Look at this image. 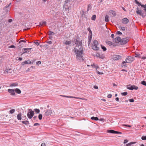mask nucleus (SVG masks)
<instances>
[{"label": "nucleus", "instance_id": "nucleus-1", "mask_svg": "<svg viewBox=\"0 0 146 146\" xmlns=\"http://www.w3.org/2000/svg\"><path fill=\"white\" fill-rule=\"evenodd\" d=\"M75 52H76V58L77 60H80L81 61H83V49H78L75 48Z\"/></svg>", "mask_w": 146, "mask_h": 146}, {"label": "nucleus", "instance_id": "nucleus-2", "mask_svg": "<svg viewBox=\"0 0 146 146\" xmlns=\"http://www.w3.org/2000/svg\"><path fill=\"white\" fill-rule=\"evenodd\" d=\"M73 43L76 44V47H78V49H83L82 47V40H78L77 39H74L73 41Z\"/></svg>", "mask_w": 146, "mask_h": 146}, {"label": "nucleus", "instance_id": "nucleus-3", "mask_svg": "<svg viewBox=\"0 0 146 146\" xmlns=\"http://www.w3.org/2000/svg\"><path fill=\"white\" fill-rule=\"evenodd\" d=\"M29 111L28 112L27 115L29 119L32 118L34 115V111L31 109H29Z\"/></svg>", "mask_w": 146, "mask_h": 146}, {"label": "nucleus", "instance_id": "nucleus-4", "mask_svg": "<svg viewBox=\"0 0 146 146\" xmlns=\"http://www.w3.org/2000/svg\"><path fill=\"white\" fill-rule=\"evenodd\" d=\"M134 60L133 57L131 56H128L125 59V61L126 63H130L132 62Z\"/></svg>", "mask_w": 146, "mask_h": 146}, {"label": "nucleus", "instance_id": "nucleus-5", "mask_svg": "<svg viewBox=\"0 0 146 146\" xmlns=\"http://www.w3.org/2000/svg\"><path fill=\"white\" fill-rule=\"evenodd\" d=\"M129 41V40L127 38H122L120 41V43L121 44H125L127 43Z\"/></svg>", "mask_w": 146, "mask_h": 146}, {"label": "nucleus", "instance_id": "nucleus-6", "mask_svg": "<svg viewBox=\"0 0 146 146\" xmlns=\"http://www.w3.org/2000/svg\"><path fill=\"white\" fill-rule=\"evenodd\" d=\"M121 56L119 55H113V59L114 60H117L121 59Z\"/></svg>", "mask_w": 146, "mask_h": 146}, {"label": "nucleus", "instance_id": "nucleus-7", "mask_svg": "<svg viewBox=\"0 0 146 146\" xmlns=\"http://www.w3.org/2000/svg\"><path fill=\"white\" fill-rule=\"evenodd\" d=\"M137 11H136V13L140 16H142L143 17H144L143 13H142V11L139 10V8L137 7Z\"/></svg>", "mask_w": 146, "mask_h": 146}, {"label": "nucleus", "instance_id": "nucleus-8", "mask_svg": "<svg viewBox=\"0 0 146 146\" xmlns=\"http://www.w3.org/2000/svg\"><path fill=\"white\" fill-rule=\"evenodd\" d=\"M32 48H23V50H24V52L21 54V55H22L23 54L25 53L29 52L31 51Z\"/></svg>", "mask_w": 146, "mask_h": 146}, {"label": "nucleus", "instance_id": "nucleus-9", "mask_svg": "<svg viewBox=\"0 0 146 146\" xmlns=\"http://www.w3.org/2000/svg\"><path fill=\"white\" fill-rule=\"evenodd\" d=\"M14 89H9L8 90V92L11 95L15 96V93Z\"/></svg>", "mask_w": 146, "mask_h": 146}, {"label": "nucleus", "instance_id": "nucleus-10", "mask_svg": "<svg viewBox=\"0 0 146 146\" xmlns=\"http://www.w3.org/2000/svg\"><path fill=\"white\" fill-rule=\"evenodd\" d=\"M12 72V70L10 68L6 69V70H4L3 73L4 74H11Z\"/></svg>", "mask_w": 146, "mask_h": 146}, {"label": "nucleus", "instance_id": "nucleus-11", "mask_svg": "<svg viewBox=\"0 0 146 146\" xmlns=\"http://www.w3.org/2000/svg\"><path fill=\"white\" fill-rule=\"evenodd\" d=\"M138 87L134 85L130 86V88H127V89L131 90H133V89H135V90H137L138 89Z\"/></svg>", "mask_w": 146, "mask_h": 146}, {"label": "nucleus", "instance_id": "nucleus-12", "mask_svg": "<svg viewBox=\"0 0 146 146\" xmlns=\"http://www.w3.org/2000/svg\"><path fill=\"white\" fill-rule=\"evenodd\" d=\"M33 62H31L29 60H27L25 61L24 62H23L22 63V65H24L25 64H33Z\"/></svg>", "mask_w": 146, "mask_h": 146}, {"label": "nucleus", "instance_id": "nucleus-13", "mask_svg": "<svg viewBox=\"0 0 146 146\" xmlns=\"http://www.w3.org/2000/svg\"><path fill=\"white\" fill-rule=\"evenodd\" d=\"M129 20L126 18H124L122 20V22L124 24H126L129 22Z\"/></svg>", "mask_w": 146, "mask_h": 146}, {"label": "nucleus", "instance_id": "nucleus-14", "mask_svg": "<svg viewBox=\"0 0 146 146\" xmlns=\"http://www.w3.org/2000/svg\"><path fill=\"white\" fill-rule=\"evenodd\" d=\"M135 57H138V58H141L143 59H146V56L145 57H141L140 56H139L140 55V54L138 53H135Z\"/></svg>", "mask_w": 146, "mask_h": 146}, {"label": "nucleus", "instance_id": "nucleus-15", "mask_svg": "<svg viewBox=\"0 0 146 146\" xmlns=\"http://www.w3.org/2000/svg\"><path fill=\"white\" fill-rule=\"evenodd\" d=\"M115 42L117 43H118L121 41V38L120 37L118 36L115 38L114 39Z\"/></svg>", "mask_w": 146, "mask_h": 146}, {"label": "nucleus", "instance_id": "nucleus-16", "mask_svg": "<svg viewBox=\"0 0 146 146\" xmlns=\"http://www.w3.org/2000/svg\"><path fill=\"white\" fill-rule=\"evenodd\" d=\"M52 110H50L46 111H45V115L46 116L49 115L50 113H52Z\"/></svg>", "mask_w": 146, "mask_h": 146}, {"label": "nucleus", "instance_id": "nucleus-17", "mask_svg": "<svg viewBox=\"0 0 146 146\" xmlns=\"http://www.w3.org/2000/svg\"><path fill=\"white\" fill-rule=\"evenodd\" d=\"M97 46L98 45H92V48L94 50H98L99 49V47Z\"/></svg>", "mask_w": 146, "mask_h": 146}, {"label": "nucleus", "instance_id": "nucleus-18", "mask_svg": "<svg viewBox=\"0 0 146 146\" xmlns=\"http://www.w3.org/2000/svg\"><path fill=\"white\" fill-rule=\"evenodd\" d=\"M46 22L45 21H42L39 23V26L40 27L42 26L43 25H46Z\"/></svg>", "mask_w": 146, "mask_h": 146}, {"label": "nucleus", "instance_id": "nucleus-19", "mask_svg": "<svg viewBox=\"0 0 146 146\" xmlns=\"http://www.w3.org/2000/svg\"><path fill=\"white\" fill-rule=\"evenodd\" d=\"M14 90L18 94H20L21 93V91L19 89L16 88L14 89Z\"/></svg>", "mask_w": 146, "mask_h": 146}, {"label": "nucleus", "instance_id": "nucleus-20", "mask_svg": "<svg viewBox=\"0 0 146 146\" xmlns=\"http://www.w3.org/2000/svg\"><path fill=\"white\" fill-rule=\"evenodd\" d=\"M106 44H107L108 45L110 46H113V43L111 41H106Z\"/></svg>", "mask_w": 146, "mask_h": 146}, {"label": "nucleus", "instance_id": "nucleus-21", "mask_svg": "<svg viewBox=\"0 0 146 146\" xmlns=\"http://www.w3.org/2000/svg\"><path fill=\"white\" fill-rule=\"evenodd\" d=\"M21 113H19L17 115V119L18 120H21Z\"/></svg>", "mask_w": 146, "mask_h": 146}, {"label": "nucleus", "instance_id": "nucleus-22", "mask_svg": "<svg viewBox=\"0 0 146 146\" xmlns=\"http://www.w3.org/2000/svg\"><path fill=\"white\" fill-rule=\"evenodd\" d=\"M110 12L111 13L113 16H115L116 15V14L115 12L112 10H110Z\"/></svg>", "mask_w": 146, "mask_h": 146}, {"label": "nucleus", "instance_id": "nucleus-23", "mask_svg": "<svg viewBox=\"0 0 146 146\" xmlns=\"http://www.w3.org/2000/svg\"><path fill=\"white\" fill-rule=\"evenodd\" d=\"M109 16L108 15H106V16L105 18V21L106 22H108L109 21Z\"/></svg>", "mask_w": 146, "mask_h": 146}, {"label": "nucleus", "instance_id": "nucleus-24", "mask_svg": "<svg viewBox=\"0 0 146 146\" xmlns=\"http://www.w3.org/2000/svg\"><path fill=\"white\" fill-rule=\"evenodd\" d=\"M18 85V84L17 83H12L10 85V87L16 86H17Z\"/></svg>", "mask_w": 146, "mask_h": 146}, {"label": "nucleus", "instance_id": "nucleus-25", "mask_svg": "<svg viewBox=\"0 0 146 146\" xmlns=\"http://www.w3.org/2000/svg\"><path fill=\"white\" fill-rule=\"evenodd\" d=\"M91 119L92 120H94L96 121H97L99 120V119L98 117H91Z\"/></svg>", "mask_w": 146, "mask_h": 146}, {"label": "nucleus", "instance_id": "nucleus-26", "mask_svg": "<svg viewBox=\"0 0 146 146\" xmlns=\"http://www.w3.org/2000/svg\"><path fill=\"white\" fill-rule=\"evenodd\" d=\"M135 143V142H132L129 143L128 144H127L126 145V146H131L132 144H133Z\"/></svg>", "mask_w": 146, "mask_h": 146}, {"label": "nucleus", "instance_id": "nucleus-27", "mask_svg": "<svg viewBox=\"0 0 146 146\" xmlns=\"http://www.w3.org/2000/svg\"><path fill=\"white\" fill-rule=\"evenodd\" d=\"M22 122L23 124H25L26 125H28L29 123V121H22Z\"/></svg>", "mask_w": 146, "mask_h": 146}, {"label": "nucleus", "instance_id": "nucleus-28", "mask_svg": "<svg viewBox=\"0 0 146 146\" xmlns=\"http://www.w3.org/2000/svg\"><path fill=\"white\" fill-rule=\"evenodd\" d=\"M98 41L96 40H95L94 41V43L92 45H98Z\"/></svg>", "mask_w": 146, "mask_h": 146}, {"label": "nucleus", "instance_id": "nucleus-29", "mask_svg": "<svg viewBox=\"0 0 146 146\" xmlns=\"http://www.w3.org/2000/svg\"><path fill=\"white\" fill-rule=\"evenodd\" d=\"M71 41L70 40V41H66L65 43V44L66 45H68V44H71Z\"/></svg>", "mask_w": 146, "mask_h": 146}, {"label": "nucleus", "instance_id": "nucleus-30", "mask_svg": "<svg viewBox=\"0 0 146 146\" xmlns=\"http://www.w3.org/2000/svg\"><path fill=\"white\" fill-rule=\"evenodd\" d=\"M34 111L36 113H38L40 112V110L38 109H34Z\"/></svg>", "mask_w": 146, "mask_h": 146}, {"label": "nucleus", "instance_id": "nucleus-31", "mask_svg": "<svg viewBox=\"0 0 146 146\" xmlns=\"http://www.w3.org/2000/svg\"><path fill=\"white\" fill-rule=\"evenodd\" d=\"M96 15H93L92 16V17L91 19L92 20L94 21L95 20V19H96Z\"/></svg>", "mask_w": 146, "mask_h": 146}, {"label": "nucleus", "instance_id": "nucleus-32", "mask_svg": "<svg viewBox=\"0 0 146 146\" xmlns=\"http://www.w3.org/2000/svg\"><path fill=\"white\" fill-rule=\"evenodd\" d=\"M15 109H13L9 111V113H10L12 114V113H13L15 112Z\"/></svg>", "mask_w": 146, "mask_h": 146}, {"label": "nucleus", "instance_id": "nucleus-33", "mask_svg": "<svg viewBox=\"0 0 146 146\" xmlns=\"http://www.w3.org/2000/svg\"><path fill=\"white\" fill-rule=\"evenodd\" d=\"M114 130H108L107 131L108 133H114Z\"/></svg>", "mask_w": 146, "mask_h": 146}, {"label": "nucleus", "instance_id": "nucleus-34", "mask_svg": "<svg viewBox=\"0 0 146 146\" xmlns=\"http://www.w3.org/2000/svg\"><path fill=\"white\" fill-rule=\"evenodd\" d=\"M119 29H120V30H122L123 31H124L125 30V28L124 27H120Z\"/></svg>", "mask_w": 146, "mask_h": 146}, {"label": "nucleus", "instance_id": "nucleus-35", "mask_svg": "<svg viewBox=\"0 0 146 146\" xmlns=\"http://www.w3.org/2000/svg\"><path fill=\"white\" fill-rule=\"evenodd\" d=\"M102 48L103 50L104 51H106V47L104 46L101 45Z\"/></svg>", "mask_w": 146, "mask_h": 146}, {"label": "nucleus", "instance_id": "nucleus-36", "mask_svg": "<svg viewBox=\"0 0 146 146\" xmlns=\"http://www.w3.org/2000/svg\"><path fill=\"white\" fill-rule=\"evenodd\" d=\"M42 114H39L38 116V117L40 120H41L42 118Z\"/></svg>", "mask_w": 146, "mask_h": 146}, {"label": "nucleus", "instance_id": "nucleus-37", "mask_svg": "<svg viewBox=\"0 0 146 146\" xmlns=\"http://www.w3.org/2000/svg\"><path fill=\"white\" fill-rule=\"evenodd\" d=\"M92 9V7L90 4L88 5V11L89 10H91Z\"/></svg>", "mask_w": 146, "mask_h": 146}, {"label": "nucleus", "instance_id": "nucleus-38", "mask_svg": "<svg viewBox=\"0 0 146 146\" xmlns=\"http://www.w3.org/2000/svg\"><path fill=\"white\" fill-rule=\"evenodd\" d=\"M127 92H122L121 93V94L123 96H125L127 95Z\"/></svg>", "mask_w": 146, "mask_h": 146}, {"label": "nucleus", "instance_id": "nucleus-39", "mask_svg": "<svg viewBox=\"0 0 146 146\" xmlns=\"http://www.w3.org/2000/svg\"><path fill=\"white\" fill-rule=\"evenodd\" d=\"M114 133L117 134H121L122 133L120 132L115 131L114 130Z\"/></svg>", "mask_w": 146, "mask_h": 146}, {"label": "nucleus", "instance_id": "nucleus-40", "mask_svg": "<svg viewBox=\"0 0 146 146\" xmlns=\"http://www.w3.org/2000/svg\"><path fill=\"white\" fill-rule=\"evenodd\" d=\"M141 84L145 86H146V82L144 81H143L141 82Z\"/></svg>", "mask_w": 146, "mask_h": 146}, {"label": "nucleus", "instance_id": "nucleus-41", "mask_svg": "<svg viewBox=\"0 0 146 146\" xmlns=\"http://www.w3.org/2000/svg\"><path fill=\"white\" fill-rule=\"evenodd\" d=\"M135 2L136 4H137L139 6H140L141 5V4L137 0H135Z\"/></svg>", "mask_w": 146, "mask_h": 146}, {"label": "nucleus", "instance_id": "nucleus-42", "mask_svg": "<svg viewBox=\"0 0 146 146\" xmlns=\"http://www.w3.org/2000/svg\"><path fill=\"white\" fill-rule=\"evenodd\" d=\"M61 96L64 97H65L67 98H74V97H73L72 96H62V95H60Z\"/></svg>", "mask_w": 146, "mask_h": 146}, {"label": "nucleus", "instance_id": "nucleus-43", "mask_svg": "<svg viewBox=\"0 0 146 146\" xmlns=\"http://www.w3.org/2000/svg\"><path fill=\"white\" fill-rule=\"evenodd\" d=\"M49 32L50 33L49 34V35L50 36L53 35H54L55 34V33H54L53 32H52L51 31H49Z\"/></svg>", "mask_w": 146, "mask_h": 146}, {"label": "nucleus", "instance_id": "nucleus-44", "mask_svg": "<svg viewBox=\"0 0 146 146\" xmlns=\"http://www.w3.org/2000/svg\"><path fill=\"white\" fill-rule=\"evenodd\" d=\"M141 139L143 140H146V137L145 136H143L141 137Z\"/></svg>", "mask_w": 146, "mask_h": 146}, {"label": "nucleus", "instance_id": "nucleus-45", "mask_svg": "<svg viewBox=\"0 0 146 146\" xmlns=\"http://www.w3.org/2000/svg\"><path fill=\"white\" fill-rule=\"evenodd\" d=\"M74 98H75L77 99H82V100H86L84 98H80L77 97H74Z\"/></svg>", "mask_w": 146, "mask_h": 146}, {"label": "nucleus", "instance_id": "nucleus-46", "mask_svg": "<svg viewBox=\"0 0 146 146\" xmlns=\"http://www.w3.org/2000/svg\"><path fill=\"white\" fill-rule=\"evenodd\" d=\"M22 42H25L26 41L24 40H21L19 42V43H21Z\"/></svg>", "mask_w": 146, "mask_h": 146}, {"label": "nucleus", "instance_id": "nucleus-47", "mask_svg": "<svg viewBox=\"0 0 146 146\" xmlns=\"http://www.w3.org/2000/svg\"><path fill=\"white\" fill-rule=\"evenodd\" d=\"M129 101L131 102H134V100L133 99H129Z\"/></svg>", "mask_w": 146, "mask_h": 146}, {"label": "nucleus", "instance_id": "nucleus-48", "mask_svg": "<svg viewBox=\"0 0 146 146\" xmlns=\"http://www.w3.org/2000/svg\"><path fill=\"white\" fill-rule=\"evenodd\" d=\"M116 33L118 35H121L122 34V33L121 32L119 31H117Z\"/></svg>", "mask_w": 146, "mask_h": 146}, {"label": "nucleus", "instance_id": "nucleus-49", "mask_svg": "<svg viewBox=\"0 0 146 146\" xmlns=\"http://www.w3.org/2000/svg\"><path fill=\"white\" fill-rule=\"evenodd\" d=\"M111 96H112V95L110 94H108L107 96V97H108V98H111Z\"/></svg>", "mask_w": 146, "mask_h": 146}, {"label": "nucleus", "instance_id": "nucleus-50", "mask_svg": "<svg viewBox=\"0 0 146 146\" xmlns=\"http://www.w3.org/2000/svg\"><path fill=\"white\" fill-rule=\"evenodd\" d=\"M15 47V46L14 45H11L9 46V48H14Z\"/></svg>", "mask_w": 146, "mask_h": 146}, {"label": "nucleus", "instance_id": "nucleus-51", "mask_svg": "<svg viewBox=\"0 0 146 146\" xmlns=\"http://www.w3.org/2000/svg\"><path fill=\"white\" fill-rule=\"evenodd\" d=\"M34 43L36 44L37 46H38L39 44V43L38 42H34Z\"/></svg>", "mask_w": 146, "mask_h": 146}, {"label": "nucleus", "instance_id": "nucleus-52", "mask_svg": "<svg viewBox=\"0 0 146 146\" xmlns=\"http://www.w3.org/2000/svg\"><path fill=\"white\" fill-rule=\"evenodd\" d=\"M40 125V124L39 123H35L34 124V126H37V125Z\"/></svg>", "mask_w": 146, "mask_h": 146}, {"label": "nucleus", "instance_id": "nucleus-53", "mask_svg": "<svg viewBox=\"0 0 146 146\" xmlns=\"http://www.w3.org/2000/svg\"><path fill=\"white\" fill-rule=\"evenodd\" d=\"M128 140H127L126 139H125L124 141V144L126 143L127 142H128Z\"/></svg>", "mask_w": 146, "mask_h": 146}, {"label": "nucleus", "instance_id": "nucleus-54", "mask_svg": "<svg viewBox=\"0 0 146 146\" xmlns=\"http://www.w3.org/2000/svg\"><path fill=\"white\" fill-rule=\"evenodd\" d=\"M96 66V65H95V64H92L91 65V66H92V67L93 68H94V67H95V66Z\"/></svg>", "mask_w": 146, "mask_h": 146}, {"label": "nucleus", "instance_id": "nucleus-55", "mask_svg": "<svg viewBox=\"0 0 146 146\" xmlns=\"http://www.w3.org/2000/svg\"><path fill=\"white\" fill-rule=\"evenodd\" d=\"M41 62L40 61H38L37 62H36V64H41Z\"/></svg>", "mask_w": 146, "mask_h": 146}, {"label": "nucleus", "instance_id": "nucleus-56", "mask_svg": "<svg viewBox=\"0 0 146 146\" xmlns=\"http://www.w3.org/2000/svg\"><path fill=\"white\" fill-rule=\"evenodd\" d=\"M123 126H126V127H131V126L130 125H124Z\"/></svg>", "mask_w": 146, "mask_h": 146}, {"label": "nucleus", "instance_id": "nucleus-57", "mask_svg": "<svg viewBox=\"0 0 146 146\" xmlns=\"http://www.w3.org/2000/svg\"><path fill=\"white\" fill-rule=\"evenodd\" d=\"M97 73L99 74H103L102 72H100L99 71L97 72Z\"/></svg>", "mask_w": 146, "mask_h": 146}, {"label": "nucleus", "instance_id": "nucleus-58", "mask_svg": "<svg viewBox=\"0 0 146 146\" xmlns=\"http://www.w3.org/2000/svg\"><path fill=\"white\" fill-rule=\"evenodd\" d=\"M99 120L100 121H102L104 122V119H103V118H100V119Z\"/></svg>", "mask_w": 146, "mask_h": 146}, {"label": "nucleus", "instance_id": "nucleus-59", "mask_svg": "<svg viewBox=\"0 0 146 146\" xmlns=\"http://www.w3.org/2000/svg\"><path fill=\"white\" fill-rule=\"evenodd\" d=\"M47 42L49 44H51L52 43V42L51 41H48Z\"/></svg>", "mask_w": 146, "mask_h": 146}, {"label": "nucleus", "instance_id": "nucleus-60", "mask_svg": "<svg viewBox=\"0 0 146 146\" xmlns=\"http://www.w3.org/2000/svg\"><path fill=\"white\" fill-rule=\"evenodd\" d=\"M99 58H100L103 59V58H104V56H99Z\"/></svg>", "mask_w": 146, "mask_h": 146}, {"label": "nucleus", "instance_id": "nucleus-61", "mask_svg": "<svg viewBox=\"0 0 146 146\" xmlns=\"http://www.w3.org/2000/svg\"><path fill=\"white\" fill-rule=\"evenodd\" d=\"M141 6L142 7H143L144 8H145V7H146L145 6V5H141Z\"/></svg>", "mask_w": 146, "mask_h": 146}, {"label": "nucleus", "instance_id": "nucleus-62", "mask_svg": "<svg viewBox=\"0 0 146 146\" xmlns=\"http://www.w3.org/2000/svg\"><path fill=\"white\" fill-rule=\"evenodd\" d=\"M94 88L96 89H98V87L96 86H94Z\"/></svg>", "mask_w": 146, "mask_h": 146}, {"label": "nucleus", "instance_id": "nucleus-63", "mask_svg": "<svg viewBox=\"0 0 146 146\" xmlns=\"http://www.w3.org/2000/svg\"><path fill=\"white\" fill-rule=\"evenodd\" d=\"M115 100L117 101V102H118L119 101V98H118V97H117L116 98H115Z\"/></svg>", "mask_w": 146, "mask_h": 146}, {"label": "nucleus", "instance_id": "nucleus-64", "mask_svg": "<svg viewBox=\"0 0 146 146\" xmlns=\"http://www.w3.org/2000/svg\"><path fill=\"white\" fill-rule=\"evenodd\" d=\"M41 146H46V145L45 143H42L41 145Z\"/></svg>", "mask_w": 146, "mask_h": 146}]
</instances>
